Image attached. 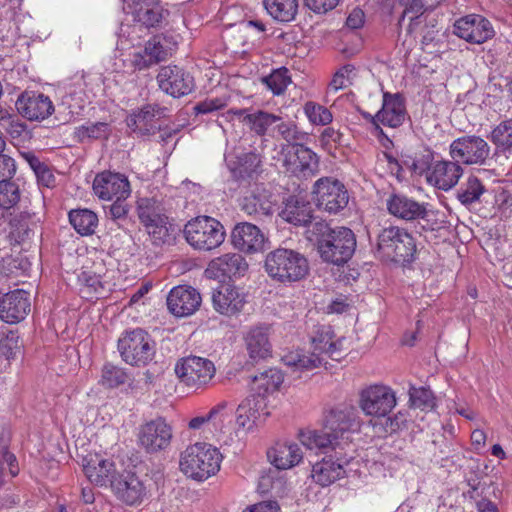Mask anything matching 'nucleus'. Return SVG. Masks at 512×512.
I'll return each mask as SVG.
<instances>
[{
	"instance_id": "nucleus-1",
	"label": "nucleus",
	"mask_w": 512,
	"mask_h": 512,
	"mask_svg": "<svg viewBox=\"0 0 512 512\" xmlns=\"http://www.w3.org/2000/svg\"><path fill=\"white\" fill-rule=\"evenodd\" d=\"M362 419L355 406L346 405L330 411L324 429L309 430L299 434V440L309 450H344L350 446L352 434L360 431Z\"/></svg>"
},
{
	"instance_id": "nucleus-2",
	"label": "nucleus",
	"mask_w": 512,
	"mask_h": 512,
	"mask_svg": "<svg viewBox=\"0 0 512 512\" xmlns=\"http://www.w3.org/2000/svg\"><path fill=\"white\" fill-rule=\"evenodd\" d=\"M417 246L414 237L399 226H389L377 237L375 255L384 262L406 265L414 261Z\"/></svg>"
},
{
	"instance_id": "nucleus-3",
	"label": "nucleus",
	"mask_w": 512,
	"mask_h": 512,
	"mask_svg": "<svg viewBox=\"0 0 512 512\" xmlns=\"http://www.w3.org/2000/svg\"><path fill=\"white\" fill-rule=\"evenodd\" d=\"M222 456L210 444L198 442L188 446L180 456V469L188 477L203 481L217 473Z\"/></svg>"
},
{
	"instance_id": "nucleus-4",
	"label": "nucleus",
	"mask_w": 512,
	"mask_h": 512,
	"mask_svg": "<svg viewBox=\"0 0 512 512\" xmlns=\"http://www.w3.org/2000/svg\"><path fill=\"white\" fill-rule=\"evenodd\" d=\"M264 267L272 279L281 283L299 281L309 272V264L305 256L298 251L286 248H278L268 253Z\"/></svg>"
},
{
	"instance_id": "nucleus-5",
	"label": "nucleus",
	"mask_w": 512,
	"mask_h": 512,
	"mask_svg": "<svg viewBox=\"0 0 512 512\" xmlns=\"http://www.w3.org/2000/svg\"><path fill=\"white\" fill-rule=\"evenodd\" d=\"M183 233L192 247L205 251L220 246L225 239L223 225L209 216H199L188 221Z\"/></svg>"
},
{
	"instance_id": "nucleus-6",
	"label": "nucleus",
	"mask_w": 512,
	"mask_h": 512,
	"mask_svg": "<svg viewBox=\"0 0 512 512\" xmlns=\"http://www.w3.org/2000/svg\"><path fill=\"white\" fill-rule=\"evenodd\" d=\"M356 249V237L353 231L347 227L333 228L332 234L327 239L319 242L318 252L321 259L329 264L341 266L347 263Z\"/></svg>"
},
{
	"instance_id": "nucleus-7",
	"label": "nucleus",
	"mask_w": 512,
	"mask_h": 512,
	"mask_svg": "<svg viewBox=\"0 0 512 512\" xmlns=\"http://www.w3.org/2000/svg\"><path fill=\"white\" fill-rule=\"evenodd\" d=\"M118 350L123 361L132 366H145L155 355V344L141 328L125 331L118 340Z\"/></svg>"
},
{
	"instance_id": "nucleus-8",
	"label": "nucleus",
	"mask_w": 512,
	"mask_h": 512,
	"mask_svg": "<svg viewBox=\"0 0 512 512\" xmlns=\"http://www.w3.org/2000/svg\"><path fill=\"white\" fill-rule=\"evenodd\" d=\"M332 340V331L329 326L318 327L315 334L311 337L313 352L308 353L303 350L288 352L282 357L283 363L292 371H309L322 365L327 345Z\"/></svg>"
},
{
	"instance_id": "nucleus-9",
	"label": "nucleus",
	"mask_w": 512,
	"mask_h": 512,
	"mask_svg": "<svg viewBox=\"0 0 512 512\" xmlns=\"http://www.w3.org/2000/svg\"><path fill=\"white\" fill-rule=\"evenodd\" d=\"M174 371L181 383L197 390L207 387L216 374V367L207 358L190 355L178 360Z\"/></svg>"
},
{
	"instance_id": "nucleus-10",
	"label": "nucleus",
	"mask_w": 512,
	"mask_h": 512,
	"mask_svg": "<svg viewBox=\"0 0 512 512\" xmlns=\"http://www.w3.org/2000/svg\"><path fill=\"white\" fill-rule=\"evenodd\" d=\"M397 404L396 394L387 385L372 384L359 393L358 406L369 417H386Z\"/></svg>"
},
{
	"instance_id": "nucleus-11",
	"label": "nucleus",
	"mask_w": 512,
	"mask_h": 512,
	"mask_svg": "<svg viewBox=\"0 0 512 512\" xmlns=\"http://www.w3.org/2000/svg\"><path fill=\"white\" fill-rule=\"evenodd\" d=\"M110 489L118 501L127 506H138L148 496L147 481L136 472L123 470L111 480Z\"/></svg>"
},
{
	"instance_id": "nucleus-12",
	"label": "nucleus",
	"mask_w": 512,
	"mask_h": 512,
	"mask_svg": "<svg viewBox=\"0 0 512 512\" xmlns=\"http://www.w3.org/2000/svg\"><path fill=\"white\" fill-rule=\"evenodd\" d=\"M312 193L320 209L329 214L342 211L349 202V194L344 184L333 177H322L314 185Z\"/></svg>"
},
{
	"instance_id": "nucleus-13",
	"label": "nucleus",
	"mask_w": 512,
	"mask_h": 512,
	"mask_svg": "<svg viewBox=\"0 0 512 512\" xmlns=\"http://www.w3.org/2000/svg\"><path fill=\"white\" fill-rule=\"evenodd\" d=\"M173 432L164 418L158 417L140 425L137 441L148 454L166 450L171 443Z\"/></svg>"
},
{
	"instance_id": "nucleus-14",
	"label": "nucleus",
	"mask_w": 512,
	"mask_h": 512,
	"mask_svg": "<svg viewBox=\"0 0 512 512\" xmlns=\"http://www.w3.org/2000/svg\"><path fill=\"white\" fill-rule=\"evenodd\" d=\"M452 160L466 165H482L490 155L489 144L476 135L455 139L449 148Z\"/></svg>"
},
{
	"instance_id": "nucleus-15",
	"label": "nucleus",
	"mask_w": 512,
	"mask_h": 512,
	"mask_svg": "<svg viewBox=\"0 0 512 512\" xmlns=\"http://www.w3.org/2000/svg\"><path fill=\"white\" fill-rule=\"evenodd\" d=\"M157 82L163 92L174 98L190 94L195 87L191 74L176 65L161 67L157 75Z\"/></svg>"
},
{
	"instance_id": "nucleus-16",
	"label": "nucleus",
	"mask_w": 512,
	"mask_h": 512,
	"mask_svg": "<svg viewBox=\"0 0 512 512\" xmlns=\"http://www.w3.org/2000/svg\"><path fill=\"white\" fill-rule=\"evenodd\" d=\"M94 194L101 200L127 199L131 188L127 177L120 173L103 171L93 181Z\"/></svg>"
},
{
	"instance_id": "nucleus-17",
	"label": "nucleus",
	"mask_w": 512,
	"mask_h": 512,
	"mask_svg": "<svg viewBox=\"0 0 512 512\" xmlns=\"http://www.w3.org/2000/svg\"><path fill=\"white\" fill-rule=\"evenodd\" d=\"M243 289L233 284H220L212 290V306L219 314L231 317L239 314L246 302Z\"/></svg>"
},
{
	"instance_id": "nucleus-18",
	"label": "nucleus",
	"mask_w": 512,
	"mask_h": 512,
	"mask_svg": "<svg viewBox=\"0 0 512 512\" xmlns=\"http://www.w3.org/2000/svg\"><path fill=\"white\" fill-rule=\"evenodd\" d=\"M454 34L473 44H482L491 39L495 32L486 18L471 14L458 19L454 23Z\"/></svg>"
},
{
	"instance_id": "nucleus-19",
	"label": "nucleus",
	"mask_w": 512,
	"mask_h": 512,
	"mask_svg": "<svg viewBox=\"0 0 512 512\" xmlns=\"http://www.w3.org/2000/svg\"><path fill=\"white\" fill-rule=\"evenodd\" d=\"M15 105L19 114L30 121H42L54 112L51 99L34 91L23 92Z\"/></svg>"
},
{
	"instance_id": "nucleus-20",
	"label": "nucleus",
	"mask_w": 512,
	"mask_h": 512,
	"mask_svg": "<svg viewBox=\"0 0 512 512\" xmlns=\"http://www.w3.org/2000/svg\"><path fill=\"white\" fill-rule=\"evenodd\" d=\"M274 205L271 192L263 185L248 189L240 199L241 210L255 219L271 216Z\"/></svg>"
},
{
	"instance_id": "nucleus-21",
	"label": "nucleus",
	"mask_w": 512,
	"mask_h": 512,
	"mask_svg": "<svg viewBox=\"0 0 512 512\" xmlns=\"http://www.w3.org/2000/svg\"><path fill=\"white\" fill-rule=\"evenodd\" d=\"M202 298L200 293L187 285L176 286L167 296L169 311L177 317H186L194 314L200 307Z\"/></svg>"
},
{
	"instance_id": "nucleus-22",
	"label": "nucleus",
	"mask_w": 512,
	"mask_h": 512,
	"mask_svg": "<svg viewBox=\"0 0 512 512\" xmlns=\"http://www.w3.org/2000/svg\"><path fill=\"white\" fill-rule=\"evenodd\" d=\"M388 212L396 218L413 221L425 220L428 210L425 203H420L403 193H392L386 199Z\"/></svg>"
},
{
	"instance_id": "nucleus-23",
	"label": "nucleus",
	"mask_w": 512,
	"mask_h": 512,
	"mask_svg": "<svg viewBox=\"0 0 512 512\" xmlns=\"http://www.w3.org/2000/svg\"><path fill=\"white\" fill-rule=\"evenodd\" d=\"M29 293L17 289L10 291L0 298V318L9 324H15L25 319L30 312Z\"/></svg>"
},
{
	"instance_id": "nucleus-24",
	"label": "nucleus",
	"mask_w": 512,
	"mask_h": 512,
	"mask_svg": "<svg viewBox=\"0 0 512 512\" xmlns=\"http://www.w3.org/2000/svg\"><path fill=\"white\" fill-rule=\"evenodd\" d=\"M248 267V263L242 255L225 254L213 259L205 270V274L212 279L240 278L246 274Z\"/></svg>"
},
{
	"instance_id": "nucleus-25",
	"label": "nucleus",
	"mask_w": 512,
	"mask_h": 512,
	"mask_svg": "<svg viewBox=\"0 0 512 512\" xmlns=\"http://www.w3.org/2000/svg\"><path fill=\"white\" fill-rule=\"evenodd\" d=\"M243 339L252 363H258L271 356L270 326L264 324L253 326L246 331Z\"/></svg>"
},
{
	"instance_id": "nucleus-26",
	"label": "nucleus",
	"mask_w": 512,
	"mask_h": 512,
	"mask_svg": "<svg viewBox=\"0 0 512 512\" xmlns=\"http://www.w3.org/2000/svg\"><path fill=\"white\" fill-rule=\"evenodd\" d=\"M407 116L405 100L399 94L384 93L380 111L375 116H370L373 123H381L390 128L401 126Z\"/></svg>"
},
{
	"instance_id": "nucleus-27",
	"label": "nucleus",
	"mask_w": 512,
	"mask_h": 512,
	"mask_svg": "<svg viewBox=\"0 0 512 512\" xmlns=\"http://www.w3.org/2000/svg\"><path fill=\"white\" fill-rule=\"evenodd\" d=\"M233 246L244 253H257L264 249L265 237L254 224L242 222L235 225L231 233Z\"/></svg>"
},
{
	"instance_id": "nucleus-28",
	"label": "nucleus",
	"mask_w": 512,
	"mask_h": 512,
	"mask_svg": "<svg viewBox=\"0 0 512 512\" xmlns=\"http://www.w3.org/2000/svg\"><path fill=\"white\" fill-rule=\"evenodd\" d=\"M128 9L133 21L147 28L159 26L168 14L159 0H130Z\"/></svg>"
},
{
	"instance_id": "nucleus-29",
	"label": "nucleus",
	"mask_w": 512,
	"mask_h": 512,
	"mask_svg": "<svg viewBox=\"0 0 512 512\" xmlns=\"http://www.w3.org/2000/svg\"><path fill=\"white\" fill-rule=\"evenodd\" d=\"M167 108L147 104L127 118V125L140 135H153L159 129L157 120L166 115Z\"/></svg>"
},
{
	"instance_id": "nucleus-30",
	"label": "nucleus",
	"mask_w": 512,
	"mask_h": 512,
	"mask_svg": "<svg viewBox=\"0 0 512 512\" xmlns=\"http://www.w3.org/2000/svg\"><path fill=\"white\" fill-rule=\"evenodd\" d=\"M82 466L88 480L100 487L110 486L111 480L118 473L112 461L103 459L97 454L85 456L82 460Z\"/></svg>"
},
{
	"instance_id": "nucleus-31",
	"label": "nucleus",
	"mask_w": 512,
	"mask_h": 512,
	"mask_svg": "<svg viewBox=\"0 0 512 512\" xmlns=\"http://www.w3.org/2000/svg\"><path fill=\"white\" fill-rule=\"evenodd\" d=\"M265 403L263 398L248 397L244 399L237 407L235 412L236 424L238 428L245 431H252L260 425L268 413L264 412Z\"/></svg>"
},
{
	"instance_id": "nucleus-32",
	"label": "nucleus",
	"mask_w": 512,
	"mask_h": 512,
	"mask_svg": "<svg viewBox=\"0 0 512 512\" xmlns=\"http://www.w3.org/2000/svg\"><path fill=\"white\" fill-rule=\"evenodd\" d=\"M463 174L459 162L441 160L436 161L427 174V182L438 189L447 191L453 188Z\"/></svg>"
},
{
	"instance_id": "nucleus-33",
	"label": "nucleus",
	"mask_w": 512,
	"mask_h": 512,
	"mask_svg": "<svg viewBox=\"0 0 512 512\" xmlns=\"http://www.w3.org/2000/svg\"><path fill=\"white\" fill-rule=\"evenodd\" d=\"M348 459L333 456L325 457L312 466L311 477L315 483L322 487H327L335 481L343 478L346 474L345 465Z\"/></svg>"
},
{
	"instance_id": "nucleus-34",
	"label": "nucleus",
	"mask_w": 512,
	"mask_h": 512,
	"mask_svg": "<svg viewBox=\"0 0 512 512\" xmlns=\"http://www.w3.org/2000/svg\"><path fill=\"white\" fill-rule=\"evenodd\" d=\"M267 457L277 469L286 470L302 461L303 452L297 443L278 442L268 450Z\"/></svg>"
},
{
	"instance_id": "nucleus-35",
	"label": "nucleus",
	"mask_w": 512,
	"mask_h": 512,
	"mask_svg": "<svg viewBox=\"0 0 512 512\" xmlns=\"http://www.w3.org/2000/svg\"><path fill=\"white\" fill-rule=\"evenodd\" d=\"M167 57V51L162 44L160 36H154L149 39L143 49L132 54V65L135 69L143 70L164 61Z\"/></svg>"
},
{
	"instance_id": "nucleus-36",
	"label": "nucleus",
	"mask_w": 512,
	"mask_h": 512,
	"mask_svg": "<svg viewBox=\"0 0 512 512\" xmlns=\"http://www.w3.org/2000/svg\"><path fill=\"white\" fill-rule=\"evenodd\" d=\"M312 206L302 197L290 196L280 212L281 218L296 226H307L313 218Z\"/></svg>"
},
{
	"instance_id": "nucleus-37",
	"label": "nucleus",
	"mask_w": 512,
	"mask_h": 512,
	"mask_svg": "<svg viewBox=\"0 0 512 512\" xmlns=\"http://www.w3.org/2000/svg\"><path fill=\"white\" fill-rule=\"evenodd\" d=\"M296 161L294 171L303 177H312L319 172V158L311 149L295 144Z\"/></svg>"
},
{
	"instance_id": "nucleus-38",
	"label": "nucleus",
	"mask_w": 512,
	"mask_h": 512,
	"mask_svg": "<svg viewBox=\"0 0 512 512\" xmlns=\"http://www.w3.org/2000/svg\"><path fill=\"white\" fill-rule=\"evenodd\" d=\"M137 214L140 222L149 227L152 223L166 217L161 201L155 197H142L137 201Z\"/></svg>"
},
{
	"instance_id": "nucleus-39",
	"label": "nucleus",
	"mask_w": 512,
	"mask_h": 512,
	"mask_svg": "<svg viewBox=\"0 0 512 512\" xmlns=\"http://www.w3.org/2000/svg\"><path fill=\"white\" fill-rule=\"evenodd\" d=\"M284 377L277 368H269L252 379L253 389L257 391L259 398L269 393L277 391L283 383Z\"/></svg>"
},
{
	"instance_id": "nucleus-40",
	"label": "nucleus",
	"mask_w": 512,
	"mask_h": 512,
	"mask_svg": "<svg viewBox=\"0 0 512 512\" xmlns=\"http://www.w3.org/2000/svg\"><path fill=\"white\" fill-rule=\"evenodd\" d=\"M69 221L73 228L82 236L95 233L98 226V216L89 209H74L69 212Z\"/></svg>"
},
{
	"instance_id": "nucleus-41",
	"label": "nucleus",
	"mask_w": 512,
	"mask_h": 512,
	"mask_svg": "<svg viewBox=\"0 0 512 512\" xmlns=\"http://www.w3.org/2000/svg\"><path fill=\"white\" fill-rule=\"evenodd\" d=\"M268 14L279 22H291L298 13L297 0H264Z\"/></svg>"
},
{
	"instance_id": "nucleus-42",
	"label": "nucleus",
	"mask_w": 512,
	"mask_h": 512,
	"mask_svg": "<svg viewBox=\"0 0 512 512\" xmlns=\"http://www.w3.org/2000/svg\"><path fill=\"white\" fill-rule=\"evenodd\" d=\"M145 228L155 245H169L175 241L177 228L169 222L167 216Z\"/></svg>"
},
{
	"instance_id": "nucleus-43",
	"label": "nucleus",
	"mask_w": 512,
	"mask_h": 512,
	"mask_svg": "<svg viewBox=\"0 0 512 512\" xmlns=\"http://www.w3.org/2000/svg\"><path fill=\"white\" fill-rule=\"evenodd\" d=\"M280 121V117L264 111L244 115L243 122L257 135H265L271 127Z\"/></svg>"
},
{
	"instance_id": "nucleus-44",
	"label": "nucleus",
	"mask_w": 512,
	"mask_h": 512,
	"mask_svg": "<svg viewBox=\"0 0 512 512\" xmlns=\"http://www.w3.org/2000/svg\"><path fill=\"white\" fill-rule=\"evenodd\" d=\"M491 142L504 153H512V118L496 125L490 133Z\"/></svg>"
},
{
	"instance_id": "nucleus-45",
	"label": "nucleus",
	"mask_w": 512,
	"mask_h": 512,
	"mask_svg": "<svg viewBox=\"0 0 512 512\" xmlns=\"http://www.w3.org/2000/svg\"><path fill=\"white\" fill-rule=\"evenodd\" d=\"M261 82L274 95H281L291 83V77L289 75L288 69L282 67L275 69L269 75L262 77Z\"/></svg>"
},
{
	"instance_id": "nucleus-46",
	"label": "nucleus",
	"mask_w": 512,
	"mask_h": 512,
	"mask_svg": "<svg viewBox=\"0 0 512 512\" xmlns=\"http://www.w3.org/2000/svg\"><path fill=\"white\" fill-rule=\"evenodd\" d=\"M433 160V152L429 149H424L415 153L413 157H409V159L405 161V165L415 175H427L432 169Z\"/></svg>"
},
{
	"instance_id": "nucleus-47",
	"label": "nucleus",
	"mask_w": 512,
	"mask_h": 512,
	"mask_svg": "<svg viewBox=\"0 0 512 512\" xmlns=\"http://www.w3.org/2000/svg\"><path fill=\"white\" fill-rule=\"evenodd\" d=\"M261 160L255 153H246L239 158L234 173L241 179H253L259 172Z\"/></svg>"
},
{
	"instance_id": "nucleus-48",
	"label": "nucleus",
	"mask_w": 512,
	"mask_h": 512,
	"mask_svg": "<svg viewBox=\"0 0 512 512\" xmlns=\"http://www.w3.org/2000/svg\"><path fill=\"white\" fill-rule=\"evenodd\" d=\"M485 188L477 177L468 178L465 185L458 191L457 198L464 205H470L480 199Z\"/></svg>"
},
{
	"instance_id": "nucleus-49",
	"label": "nucleus",
	"mask_w": 512,
	"mask_h": 512,
	"mask_svg": "<svg viewBox=\"0 0 512 512\" xmlns=\"http://www.w3.org/2000/svg\"><path fill=\"white\" fill-rule=\"evenodd\" d=\"M108 134V125L104 122L87 123L75 128V138L78 142H84L88 139H99Z\"/></svg>"
},
{
	"instance_id": "nucleus-50",
	"label": "nucleus",
	"mask_w": 512,
	"mask_h": 512,
	"mask_svg": "<svg viewBox=\"0 0 512 512\" xmlns=\"http://www.w3.org/2000/svg\"><path fill=\"white\" fill-rule=\"evenodd\" d=\"M411 406L421 410H431L435 407V399L431 390L412 387L409 390Z\"/></svg>"
},
{
	"instance_id": "nucleus-51",
	"label": "nucleus",
	"mask_w": 512,
	"mask_h": 512,
	"mask_svg": "<svg viewBox=\"0 0 512 512\" xmlns=\"http://www.w3.org/2000/svg\"><path fill=\"white\" fill-rule=\"evenodd\" d=\"M79 282L82 285L81 292L87 295L98 294L103 295L106 291L105 284L101 281L99 275L89 271H83L79 277Z\"/></svg>"
},
{
	"instance_id": "nucleus-52",
	"label": "nucleus",
	"mask_w": 512,
	"mask_h": 512,
	"mask_svg": "<svg viewBox=\"0 0 512 512\" xmlns=\"http://www.w3.org/2000/svg\"><path fill=\"white\" fill-rule=\"evenodd\" d=\"M127 375L125 371L113 364H105L102 369L101 382L107 388H115L126 382Z\"/></svg>"
},
{
	"instance_id": "nucleus-53",
	"label": "nucleus",
	"mask_w": 512,
	"mask_h": 512,
	"mask_svg": "<svg viewBox=\"0 0 512 512\" xmlns=\"http://www.w3.org/2000/svg\"><path fill=\"white\" fill-rule=\"evenodd\" d=\"M20 199L18 186L12 181L0 183V209H9Z\"/></svg>"
},
{
	"instance_id": "nucleus-54",
	"label": "nucleus",
	"mask_w": 512,
	"mask_h": 512,
	"mask_svg": "<svg viewBox=\"0 0 512 512\" xmlns=\"http://www.w3.org/2000/svg\"><path fill=\"white\" fill-rule=\"evenodd\" d=\"M20 347L19 336L16 332H0V354L7 359L14 358Z\"/></svg>"
},
{
	"instance_id": "nucleus-55",
	"label": "nucleus",
	"mask_w": 512,
	"mask_h": 512,
	"mask_svg": "<svg viewBox=\"0 0 512 512\" xmlns=\"http://www.w3.org/2000/svg\"><path fill=\"white\" fill-rule=\"evenodd\" d=\"M305 113L314 124L327 125L332 121V114L326 107L311 102L305 105Z\"/></svg>"
},
{
	"instance_id": "nucleus-56",
	"label": "nucleus",
	"mask_w": 512,
	"mask_h": 512,
	"mask_svg": "<svg viewBox=\"0 0 512 512\" xmlns=\"http://www.w3.org/2000/svg\"><path fill=\"white\" fill-rule=\"evenodd\" d=\"M354 66L351 64L341 67L333 76L330 84L329 91L337 92L346 88L351 84L350 74L354 71Z\"/></svg>"
},
{
	"instance_id": "nucleus-57",
	"label": "nucleus",
	"mask_w": 512,
	"mask_h": 512,
	"mask_svg": "<svg viewBox=\"0 0 512 512\" xmlns=\"http://www.w3.org/2000/svg\"><path fill=\"white\" fill-rule=\"evenodd\" d=\"M0 111L5 114V116L0 117V121L2 126H4L7 132L13 138H18L26 132L27 126L25 123L21 122L18 118L11 116L6 110L0 107Z\"/></svg>"
},
{
	"instance_id": "nucleus-58",
	"label": "nucleus",
	"mask_w": 512,
	"mask_h": 512,
	"mask_svg": "<svg viewBox=\"0 0 512 512\" xmlns=\"http://www.w3.org/2000/svg\"><path fill=\"white\" fill-rule=\"evenodd\" d=\"M274 129L289 143L297 144L296 142L302 140L305 136V134L300 132L297 126L290 121L283 122L280 120L275 124Z\"/></svg>"
},
{
	"instance_id": "nucleus-59",
	"label": "nucleus",
	"mask_w": 512,
	"mask_h": 512,
	"mask_svg": "<svg viewBox=\"0 0 512 512\" xmlns=\"http://www.w3.org/2000/svg\"><path fill=\"white\" fill-rule=\"evenodd\" d=\"M228 406L227 401H221L208 412V419L211 420L216 429L222 430L224 422L229 420L230 411Z\"/></svg>"
},
{
	"instance_id": "nucleus-60",
	"label": "nucleus",
	"mask_w": 512,
	"mask_h": 512,
	"mask_svg": "<svg viewBox=\"0 0 512 512\" xmlns=\"http://www.w3.org/2000/svg\"><path fill=\"white\" fill-rule=\"evenodd\" d=\"M307 226V233L309 234V238L311 240L315 238L317 247L319 246V242L322 239H327V236L333 232V228H331L326 222L322 220L312 221L311 219Z\"/></svg>"
},
{
	"instance_id": "nucleus-61",
	"label": "nucleus",
	"mask_w": 512,
	"mask_h": 512,
	"mask_svg": "<svg viewBox=\"0 0 512 512\" xmlns=\"http://www.w3.org/2000/svg\"><path fill=\"white\" fill-rule=\"evenodd\" d=\"M16 173L15 160L9 155L0 152V183L11 181Z\"/></svg>"
},
{
	"instance_id": "nucleus-62",
	"label": "nucleus",
	"mask_w": 512,
	"mask_h": 512,
	"mask_svg": "<svg viewBox=\"0 0 512 512\" xmlns=\"http://www.w3.org/2000/svg\"><path fill=\"white\" fill-rule=\"evenodd\" d=\"M340 0H304L308 9L316 14H326L335 9Z\"/></svg>"
},
{
	"instance_id": "nucleus-63",
	"label": "nucleus",
	"mask_w": 512,
	"mask_h": 512,
	"mask_svg": "<svg viewBox=\"0 0 512 512\" xmlns=\"http://www.w3.org/2000/svg\"><path fill=\"white\" fill-rule=\"evenodd\" d=\"M226 106V102L221 98H208L199 102L194 110L197 114H208Z\"/></svg>"
},
{
	"instance_id": "nucleus-64",
	"label": "nucleus",
	"mask_w": 512,
	"mask_h": 512,
	"mask_svg": "<svg viewBox=\"0 0 512 512\" xmlns=\"http://www.w3.org/2000/svg\"><path fill=\"white\" fill-rule=\"evenodd\" d=\"M125 200L126 199L112 200L113 203L109 206V210L106 212L107 216L114 221L125 219L129 211V207L125 203Z\"/></svg>"
}]
</instances>
